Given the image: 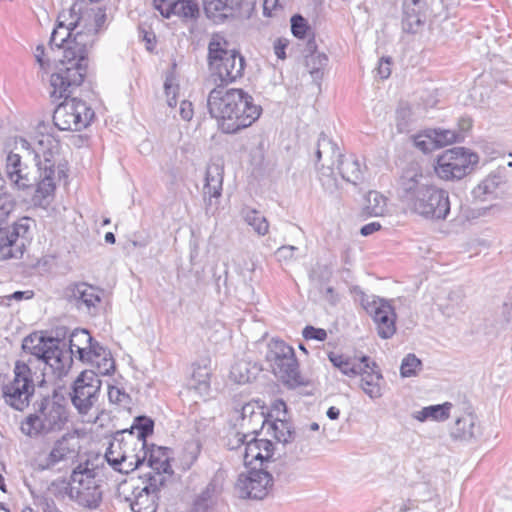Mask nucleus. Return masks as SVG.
Masks as SVG:
<instances>
[{
  "instance_id": "09e8293b",
  "label": "nucleus",
  "mask_w": 512,
  "mask_h": 512,
  "mask_svg": "<svg viewBox=\"0 0 512 512\" xmlns=\"http://www.w3.org/2000/svg\"><path fill=\"white\" fill-rule=\"evenodd\" d=\"M70 481L55 480L48 487V493L55 496L56 498H64L66 495L69 496Z\"/></svg>"
},
{
  "instance_id": "338daca9",
  "label": "nucleus",
  "mask_w": 512,
  "mask_h": 512,
  "mask_svg": "<svg viewBox=\"0 0 512 512\" xmlns=\"http://www.w3.org/2000/svg\"><path fill=\"white\" fill-rule=\"evenodd\" d=\"M215 492V485L210 483L206 490L202 492V494L199 496L198 500L199 501H207L208 499L211 498L212 494Z\"/></svg>"
},
{
  "instance_id": "37998d69",
  "label": "nucleus",
  "mask_w": 512,
  "mask_h": 512,
  "mask_svg": "<svg viewBox=\"0 0 512 512\" xmlns=\"http://www.w3.org/2000/svg\"><path fill=\"white\" fill-rule=\"evenodd\" d=\"M108 399L110 403L123 408L128 407L131 402L130 395L123 388L116 385L108 386Z\"/></svg>"
},
{
  "instance_id": "680f3d73",
  "label": "nucleus",
  "mask_w": 512,
  "mask_h": 512,
  "mask_svg": "<svg viewBox=\"0 0 512 512\" xmlns=\"http://www.w3.org/2000/svg\"><path fill=\"white\" fill-rule=\"evenodd\" d=\"M180 116L183 120L189 121L193 117V106L192 103L186 100H183L180 104Z\"/></svg>"
},
{
  "instance_id": "f03ea898",
  "label": "nucleus",
  "mask_w": 512,
  "mask_h": 512,
  "mask_svg": "<svg viewBox=\"0 0 512 512\" xmlns=\"http://www.w3.org/2000/svg\"><path fill=\"white\" fill-rule=\"evenodd\" d=\"M13 142L15 150H22L33 156L40 179L32 201L35 206L47 207L53 199L57 181L66 177L65 166L58 163L57 159L59 141L51 134L41 133L30 141L16 137Z\"/></svg>"
},
{
  "instance_id": "49530a36",
  "label": "nucleus",
  "mask_w": 512,
  "mask_h": 512,
  "mask_svg": "<svg viewBox=\"0 0 512 512\" xmlns=\"http://www.w3.org/2000/svg\"><path fill=\"white\" fill-rule=\"evenodd\" d=\"M165 94L167 97V104L170 107H174L177 104V93L179 86L173 73H169L166 76L164 83Z\"/></svg>"
},
{
  "instance_id": "864d4df0",
  "label": "nucleus",
  "mask_w": 512,
  "mask_h": 512,
  "mask_svg": "<svg viewBox=\"0 0 512 512\" xmlns=\"http://www.w3.org/2000/svg\"><path fill=\"white\" fill-rule=\"evenodd\" d=\"M302 335L306 340L324 341L327 338V332L324 329L313 326H306Z\"/></svg>"
},
{
  "instance_id": "052dcab7",
  "label": "nucleus",
  "mask_w": 512,
  "mask_h": 512,
  "mask_svg": "<svg viewBox=\"0 0 512 512\" xmlns=\"http://www.w3.org/2000/svg\"><path fill=\"white\" fill-rule=\"evenodd\" d=\"M310 62L318 65L317 67H313L312 70L310 71V73L313 76H317L319 74L320 68L324 67L327 64L328 58L325 54L315 53L311 55Z\"/></svg>"
},
{
  "instance_id": "a211bd4d",
  "label": "nucleus",
  "mask_w": 512,
  "mask_h": 512,
  "mask_svg": "<svg viewBox=\"0 0 512 512\" xmlns=\"http://www.w3.org/2000/svg\"><path fill=\"white\" fill-rule=\"evenodd\" d=\"M18 151L13 148L7 153L4 173L13 188L25 190L32 186L33 177Z\"/></svg>"
},
{
  "instance_id": "6ab92c4d",
  "label": "nucleus",
  "mask_w": 512,
  "mask_h": 512,
  "mask_svg": "<svg viewBox=\"0 0 512 512\" xmlns=\"http://www.w3.org/2000/svg\"><path fill=\"white\" fill-rule=\"evenodd\" d=\"M68 301L78 310L91 312L100 302V294L97 288L87 284L78 283L67 290Z\"/></svg>"
},
{
  "instance_id": "c03bdc74",
  "label": "nucleus",
  "mask_w": 512,
  "mask_h": 512,
  "mask_svg": "<svg viewBox=\"0 0 512 512\" xmlns=\"http://www.w3.org/2000/svg\"><path fill=\"white\" fill-rule=\"evenodd\" d=\"M421 364V360L417 358L414 354H408L406 357H404L400 366L401 376H415L417 371L420 369Z\"/></svg>"
},
{
  "instance_id": "f704fd0d",
  "label": "nucleus",
  "mask_w": 512,
  "mask_h": 512,
  "mask_svg": "<svg viewBox=\"0 0 512 512\" xmlns=\"http://www.w3.org/2000/svg\"><path fill=\"white\" fill-rule=\"evenodd\" d=\"M241 216L245 223L250 226L259 236H265L269 232V223L261 212L251 207H244Z\"/></svg>"
},
{
  "instance_id": "c756f323",
  "label": "nucleus",
  "mask_w": 512,
  "mask_h": 512,
  "mask_svg": "<svg viewBox=\"0 0 512 512\" xmlns=\"http://www.w3.org/2000/svg\"><path fill=\"white\" fill-rule=\"evenodd\" d=\"M223 167L217 163L207 166L203 192L205 196L219 197L222 191Z\"/></svg>"
},
{
  "instance_id": "473e14b6",
  "label": "nucleus",
  "mask_w": 512,
  "mask_h": 512,
  "mask_svg": "<svg viewBox=\"0 0 512 512\" xmlns=\"http://www.w3.org/2000/svg\"><path fill=\"white\" fill-rule=\"evenodd\" d=\"M452 403L445 402L443 404L430 405L422 408L419 411H416L413 414V417L420 421L424 422L428 419L434 421H445L450 417V410L452 408Z\"/></svg>"
},
{
  "instance_id": "2f4dec72",
  "label": "nucleus",
  "mask_w": 512,
  "mask_h": 512,
  "mask_svg": "<svg viewBox=\"0 0 512 512\" xmlns=\"http://www.w3.org/2000/svg\"><path fill=\"white\" fill-rule=\"evenodd\" d=\"M477 419L472 414L464 415L455 421L451 436L455 439L470 440L478 435Z\"/></svg>"
},
{
  "instance_id": "dca6fc26",
  "label": "nucleus",
  "mask_w": 512,
  "mask_h": 512,
  "mask_svg": "<svg viewBox=\"0 0 512 512\" xmlns=\"http://www.w3.org/2000/svg\"><path fill=\"white\" fill-rule=\"evenodd\" d=\"M272 486V476L263 469L253 468L241 473L235 488L241 498L263 499Z\"/></svg>"
},
{
  "instance_id": "8fccbe9b",
  "label": "nucleus",
  "mask_w": 512,
  "mask_h": 512,
  "mask_svg": "<svg viewBox=\"0 0 512 512\" xmlns=\"http://www.w3.org/2000/svg\"><path fill=\"white\" fill-rule=\"evenodd\" d=\"M288 2L289 0H264V15L268 17L277 16Z\"/></svg>"
},
{
  "instance_id": "13d9d810",
  "label": "nucleus",
  "mask_w": 512,
  "mask_h": 512,
  "mask_svg": "<svg viewBox=\"0 0 512 512\" xmlns=\"http://www.w3.org/2000/svg\"><path fill=\"white\" fill-rule=\"evenodd\" d=\"M155 9L165 18L172 15L173 0H154Z\"/></svg>"
},
{
  "instance_id": "de8ad7c7",
  "label": "nucleus",
  "mask_w": 512,
  "mask_h": 512,
  "mask_svg": "<svg viewBox=\"0 0 512 512\" xmlns=\"http://www.w3.org/2000/svg\"><path fill=\"white\" fill-rule=\"evenodd\" d=\"M309 30L310 27L304 17L297 14L291 18V32L295 37L304 39Z\"/></svg>"
},
{
  "instance_id": "6e6552de",
  "label": "nucleus",
  "mask_w": 512,
  "mask_h": 512,
  "mask_svg": "<svg viewBox=\"0 0 512 512\" xmlns=\"http://www.w3.org/2000/svg\"><path fill=\"white\" fill-rule=\"evenodd\" d=\"M38 378L27 363L15 362L12 377L0 374V396L11 408L23 411L31 402Z\"/></svg>"
},
{
  "instance_id": "4be33fe9",
  "label": "nucleus",
  "mask_w": 512,
  "mask_h": 512,
  "mask_svg": "<svg viewBox=\"0 0 512 512\" xmlns=\"http://www.w3.org/2000/svg\"><path fill=\"white\" fill-rule=\"evenodd\" d=\"M426 11L425 0H404L403 29L410 33L418 32L426 22Z\"/></svg>"
},
{
  "instance_id": "b1692460",
  "label": "nucleus",
  "mask_w": 512,
  "mask_h": 512,
  "mask_svg": "<svg viewBox=\"0 0 512 512\" xmlns=\"http://www.w3.org/2000/svg\"><path fill=\"white\" fill-rule=\"evenodd\" d=\"M243 0H204L206 16L214 23L219 24L233 17L239 10Z\"/></svg>"
},
{
  "instance_id": "cd10ccee",
  "label": "nucleus",
  "mask_w": 512,
  "mask_h": 512,
  "mask_svg": "<svg viewBox=\"0 0 512 512\" xmlns=\"http://www.w3.org/2000/svg\"><path fill=\"white\" fill-rule=\"evenodd\" d=\"M364 370L361 375V388L365 394H367L371 399H377L382 396V391L380 387V380L382 379V375L379 371H376L377 368L375 363H372L370 366L369 361L364 365Z\"/></svg>"
},
{
  "instance_id": "4468645a",
  "label": "nucleus",
  "mask_w": 512,
  "mask_h": 512,
  "mask_svg": "<svg viewBox=\"0 0 512 512\" xmlns=\"http://www.w3.org/2000/svg\"><path fill=\"white\" fill-rule=\"evenodd\" d=\"M138 484H132L131 497L127 498L133 512H156L159 493L165 483V477L149 475L140 477Z\"/></svg>"
},
{
  "instance_id": "79ce46f5",
  "label": "nucleus",
  "mask_w": 512,
  "mask_h": 512,
  "mask_svg": "<svg viewBox=\"0 0 512 512\" xmlns=\"http://www.w3.org/2000/svg\"><path fill=\"white\" fill-rule=\"evenodd\" d=\"M435 135L434 130L426 129L414 137V145L424 153L431 152L437 149L433 139Z\"/></svg>"
},
{
  "instance_id": "6e6d98bb",
  "label": "nucleus",
  "mask_w": 512,
  "mask_h": 512,
  "mask_svg": "<svg viewBox=\"0 0 512 512\" xmlns=\"http://www.w3.org/2000/svg\"><path fill=\"white\" fill-rule=\"evenodd\" d=\"M253 435L252 433H235L231 438H229L228 446L230 449H240L244 448L245 444L248 441V437Z\"/></svg>"
},
{
  "instance_id": "0e129e2a",
  "label": "nucleus",
  "mask_w": 512,
  "mask_h": 512,
  "mask_svg": "<svg viewBox=\"0 0 512 512\" xmlns=\"http://www.w3.org/2000/svg\"><path fill=\"white\" fill-rule=\"evenodd\" d=\"M259 452L263 455V457H261V465H263L264 463H268L271 458L273 457V453H274V445L273 443L268 440V447L265 448H262L261 447V450H259Z\"/></svg>"
},
{
  "instance_id": "3c124183",
  "label": "nucleus",
  "mask_w": 512,
  "mask_h": 512,
  "mask_svg": "<svg viewBox=\"0 0 512 512\" xmlns=\"http://www.w3.org/2000/svg\"><path fill=\"white\" fill-rule=\"evenodd\" d=\"M299 249L296 247V246H292V245H284V246H281L279 247L277 250H276V257H277V260L279 262H289V261H292L294 260L296 257H295V253L298 251Z\"/></svg>"
},
{
  "instance_id": "5701e85b",
  "label": "nucleus",
  "mask_w": 512,
  "mask_h": 512,
  "mask_svg": "<svg viewBox=\"0 0 512 512\" xmlns=\"http://www.w3.org/2000/svg\"><path fill=\"white\" fill-rule=\"evenodd\" d=\"M80 361L95 368L97 375H109L115 368L114 359L110 351L98 342L87 353H84V356L81 355Z\"/></svg>"
},
{
  "instance_id": "39448f33",
  "label": "nucleus",
  "mask_w": 512,
  "mask_h": 512,
  "mask_svg": "<svg viewBox=\"0 0 512 512\" xmlns=\"http://www.w3.org/2000/svg\"><path fill=\"white\" fill-rule=\"evenodd\" d=\"M400 197L414 212L427 219H446L450 212L448 193L429 184L422 174L406 172L401 177Z\"/></svg>"
},
{
  "instance_id": "72a5a7b5",
  "label": "nucleus",
  "mask_w": 512,
  "mask_h": 512,
  "mask_svg": "<svg viewBox=\"0 0 512 512\" xmlns=\"http://www.w3.org/2000/svg\"><path fill=\"white\" fill-rule=\"evenodd\" d=\"M188 387L199 395H206L210 388V371L207 366L193 365Z\"/></svg>"
},
{
  "instance_id": "412c9836",
  "label": "nucleus",
  "mask_w": 512,
  "mask_h": 512,
  "mask_svg": "<svg viewBox=\"0 0 512 512\" xmlns=\"http://www.w3.org/2000/svg\"><path fill=\"white\" fill-rule=\"evenodd\" d=\"M506 186L505 175L500 172H493L472 190V194L476 200L489 201L501 197L506 191Z\"/></svg>"
},
{
  "instance_id": "774afa93",
  "label": "nucleus",
  "mask_w": 512,
  "mask_h": 512,
  "mask_svg": "<svg viewBox=\"0 0 512 512\" xmlns=\"http://www.w3.org/2000/svg\"><path fill=\"white\" fill-rule=\"evenodd\" d=\"M319 424L317 422H312L308 425H304L302 428H301V432L302 434H306L307 432H316L319 430Z\"/></svg>"
},
{
  "instance_id": "393cba45",
  "label": "nucleus",
  "mask_w": 512,
  "mask_h": 512,
  "mask_svg": "<svg viewBox=\"0 0 512 512\" xmlns=\"http://www.w3.org/2000/svg\"><path fill=\"white\" fill-rule=\"evenodd\" d=\"M240 426L253 435L258 433L265 424V413L259 402H249L240 411Z\"/></svg>"
},
{
  "instance_id": "a19ab883",
  "label": "nucleus",
  "mask_w": 512,
  "mask_h": 512,
  "mask_svg": "<svg viewBox=\"0 0 512 512\" xmlns=\"http://www.w3.org/2000/svg\"><path fill=\"white\" fill-rule=\"evenodd\" d=\"M198 13L197 4L192 0H173L172 15L193 18Z\"/></svg>"
},
{
  "instance_id": "c9c22d12",
  "label": "nucleus",
  "mask_w": 512,
  "mask_h": 512,
  "mask_svg": "<svg viewBox=\"0 0 512 512\" xmlns=\"http://www.w3.org/2000/svg\"><path fill=\"white\" fill-rule=\"evenodd\" d=\"M261 445L262 448H267L268 440L257 439L255 436H252L251 439L247 441L242 452L243 461L246 466H251L257 461L261 463V457H263L259 452V450H261Z\"/></svg>"
},
{
  "instance_id": "a18cd8bd",
  "label": "nucleus",
  "mask_w": 512,
  "mask_h": 512,
  "mask_svg": "<svg viewBox=\"0 0 512 512\" xmlns=\"http://www.w3.org/2000/svg\"><path fill=\"white\" fill-rule=\"evenodd\" d=\"M433 130L434 133L436 134V137H433V139L435 141L437 149L446 145L453 144L454 142L458 141L459 135L453 130L440 128Z\"/></svg>"
},
{
  "instance_id": "4c0bfd02",
  "label": "nucleus",
  "mask_w": 512,
  "mask_h": 512,
  "mask_svg": "<svg viewBox=\"0 0 512 512\" xmlns=\"http://www.w3.org/2000/svg\"><path fill=\"white\" fill-rule=\"evenodd\" d=\"M269 433L281 443H288L293 439V432L290 430V425L281 419L269 424Z\"/></svg>"
},
{
  "instance_id": "2eb2a0df",
  "label": "nucleus",
  "mask_w": 512,
  "mask_h": 512,
  "mask_svg": "<svg viewBox=\"0 0 512 512\" xmlns=\"http://www.w3.org/2000/svg\"><path fill=\"white\" fill-rule=\"evenodd\" d=\"M66 420L62 406L47 401L42 403L37 414L30 415L21 424V431L32 437L40 433L59 430Z\"/></svg>"
},
{
  "instance_id": "ea45409f",
  "label": "nucleus",
  "mask_w": 512,
  "mask_h": 512,
  "mask_svg": "<svg viewBox=\"0 0 512 512\" xmlns=\"http://www.w3.org/2000/svg\"><path fill=\"white\" fill-rule=\"evenodd\" d=\"M200 454V445L196 441L187 442L180 456L182 469L188 470L195 463Z\"/></svg>"
},
{
  "instance_id": "603ef678",
  "label": "nucleus",
  "mask_w": 512,
  "mask_h": 512,
  "mask_svg": "<svg viewBox=\"0 0 512 512\" xmlns=\"http://www.w3.org/2000/svg\"><path fill=\"white\" fill-rule=\"evenodd\" d=\"M231 377L238 383H246L250 381V375L246 369V364L237 363L231 369Z\"/></svg>"
},
{
  "instance_id": "20e7f679",
  "label": "nucleus",
  "mask_w": 512,
  "mask_h": 512,
  "mask_svg": "<svg viewBox=\"0 0 512 512\" xmlns=\"http://www.w3.org/2000/svg\"><path fill=\"white\" fill-rule=\"evenodd\" d=\"M153 428L151 418L138 416L130 429L117 432L105 453L108 464L124 474L144 466L148 455L146 439L153 433Z\"/></svg>"
},
{
  "instance_id": "bf43d9fd",
  "label": "nucleus",
  "mask_w": 512,
  "mask_h": 512,
  "mask_svg": "<svg viewBox=\"0 0 512 512\" xmlns=\"http://www.w3.org/2000/svg\"><path fill=\"white\" fill-rule=\"evenodd\" d=\"M391 74V59L383 57L380 59L377 67V75L380 79H387Z\"/></svg>"
},
{
  "instance_id": "bb28decb",
  "label": "nucleus",
  "mask_w": 512,
  "mask_h": 512,
  "mask_svg": "<svg viewBox=\"0 0 512 512\" xmlns=\"http://www.w3.org/2000/svg\"><path fill=\"white\" fill-rule=\"evenodd\" d=\"M337 169L342 178L352 184H357L363 179V164L354 154H339Z\"/></svg>"
},
{
  "instance_id": "f257e3e1",
  "label": "nucleus",
  "mask_w": 512,
  "mask_h": 512,
  "mask_svg": "<svg viewBox=\"0 0 512 512\" xmlns=\"http://www.w3.org/2000/svg\"><path fill=\"white\" fill-rule=\"evenodd\" d=\"M106 13L101 8H91L84 1H76L69 10H63L52 31L50 46L63 48L56 71L50 77V95L54 99L65 98L54 111L53 122L62 131H80L94 117V111L86 102L70 98L74 89L84 81L87 73V51L104 26Z\"/></svg>"
},
{
  "instance_id": "e433bc0d",
  "label": "nucleus",
  "mask_w": 512,
  "mask_h": 512,
  "mask_svg": "<svg viewBox=\"0 0 512 512\" xmlns=\"http://www.w3.org/2000/svg\"><path fill=\"white\" fill-rule=\"evenodd\" d=\"M365 209L370 216H384L387 213V198L377 191H370L366 197Z\"/></svg>"
},
{
  "instance_id": "7c9ffc66",
  "label": "nucleus",
  "mask_w": 512,
  "mask_h": 512,
  "mask_svg": "<svg viewBox=\"0 0 512 512\" xmlns=\"http://www.w3.org/2000/svg\"><path fill=\"white\" fill-rule=\"evenodd\" d=\"M97 341H95L89 332L86 329H75L69 338V352L66 351L70 356L74 354H78L79 360H81V355L84 356V353H87L92 346Z\"/></svg>"
},
{
  "instance_id": "7ed1b4c3",
  "label": "nucleus",
  "mask_w": 512,
  "mask_h": 512,
  "mask_svg": "<svg viewBox=\"0 0 512 512\" xmlns=\"http://www.w3.org/2000/svg\"><path fill=\"white\" fill-rule=\"evenodd\" d=\"M207 105L211 116L219 121L221 130L228 134L251 126L262 111L242 89H226L221 85L210 91Z\"/></svg>"
},
{
  "instance_id": "e2e57ef3",
  "label": "nucleus",
  "mask_w": 512,
  "mask_h": 512,
  "mask_svg": "<svg viewBox=\"0 0 512 512\" xmlns=\"http://www.w3.org/2000/svg\"><path fill=\"white\" fill-rule=\"evenodd\" d=\"M381 227H382V225L379 222L374 221V222L364 225L361 228L360 233L363 236H369V235L373 234L374 232L379 231L381 229Z\"/></svg>"
},
{
  "instance_id": "423d86ee",
  "label": "nucleus",
  "mask_w": 512,
  "mask_h": 512,
  "mask_svg": "<svg viewBox=\"0 0 512 512\" xmlns=\"http://www.w3.org/2000/svg\"><path fill=\"white\" fill-rule=\"evenodd\" d=\"M59 345L58 339L46 338L38 333L30 334L22 343L25 355L16 362L27 363L31 371L42 370V376L50 369L57 377H61L70 367L72 357Z\"/></svg>"
},
{
  "instance_id": "aec40b11",
  "label": "nucleus",
  "mask_w": 512,
  "mask_h": 512,
  "mask_svg": "<svg viewBox=\"0 0 512 512\" xmlns=\"http://www.w3.org/2000/svg\"><path fill=\"white\" fill-rule=\"evenodd\" d=\"M76 454L75 438L64 436L55 442L48 455L38 458L37 465L41 470L51 469L58 463L73 458Z\"/></svg>"
},
{
  "instance_id": "c85d7f7f",
  "label": "nucleus",
  "mask_w": 512,
  "mask_h": 512,
  "mask_svg": "<svg viewBox=\"0 0 512 512\" xmlns=\"http://www.w3.org/2000/svg\"><path fill=\"white\" fill-rule=\"evenodd\" d=\"M328 357L333 366L338 368L344 375L348 377H355L359 373H362L364 370L363 365L369 360V358L366 356L356 360L333 352L330 353Z\"/></svg>"
},
{
  "instance_id": "69168bd1",
  "label": "nucleus",
  "mask_w": 512,
  "mask_h": 512,
  "mask_svg": "<svg viewBox=\"0 0 512 512\" xmlns=\"http://www.w3.org/2000/svg\"><path fill=\"white\" fill-rule=\"evenodd\" d=\"M287 47L286 40L278 39L274 43V52L279 59H285V48Z\"/></svg>"
},
{
  "instance_id": "ddd939ff",
  "label": "nucleus",
  "mask_w": 512,
  "mask_h": 512,
  "mask_svg": "<svg viewBox=\"0 0 512 512\" xmlns=\"http://www.w3.org/2000/svg\"><path fill=\"white\" fill-rule=\"evenodd\" d=\"M34 225L35 221L32 218L22 217L12 227L0 226L2 259L22 257Z\"/></svg>"
},
{
  "instance_id": "f8f14e48",
  "label": "nucleus",
  "mask_w": 512,
  "mask_h": 512,
  "mask_svg": "<svg viewBox=\"0 0 512 512\" xmlns=\"http://www.w3.org/2000/svg\"><path fill=\"white\" fill-rule=\"evenodd\" d=\"M101 380L92 369L82 371L72 384L71 402L79 414L88 415L99 398Z\"/></svg>"
},
{
  "instance_id": "1a4fd4ad",
  "label": "nucleus",
  "mask_w": 512,
  "mask_h": 512,
  "mask_svg": "<svg viewBox=\"0 0 512 512\" xmlns=\"http://www.w3.org/2000/svg\"><path fill=\"white\" fill-rule=\"evenodd\" d=\"M266 359L275 376L286 386L295 388L308 385L309 380L299 370L294 349L284 341L272 339L268 343Z\"/></svg>"
},
{
  "instance_id": "5fc2aeb1",
  "label": "nucleus",
  "mask_w": 512,
  "mask_h": 512,
  "mask_svg": "<svg viewBox=\"0 0 512 512\" xmlns=\"http://www.w3.org/2000/svg\"><path fill=\"white\" fill-rule=\"evenodd\" d=\"M32 297H33V292L31 290L16 291L12 294L0 297V304L10 305V302L12 300L21 301L23 299H30Z\"/></svg>"
},
{
  "instance_id": "58836bf2",
  "label": "nucleus",
  "mask_w": 512,
  "mask_h": 512,
  "mask_svg": "<svg viewBox=\"0 0 512 512\" xmlns=\"http://www.w3.org/2000/svg\"><path fill=\"white\" fill-rule=\"evenodd\" d=\"M340 154L337 145L328 138L325 134H321L317 143L316 157L317 160H321L322 156L325 155L330 159L336 157L338 159V155Z\"/></svg>"
},
{
  "instance_id": "9b49d317",
  "label": "nucleus",
  "mask_w": 512,
  "mask_h": 512,
  "mask_svg": "<svg viewBox=\"0 0 512 512\" xmlns=\"http://www.w3.org/2000/svg\"><path fill=\"white\" fill-rule=\"evenodd\" d=\"M479 157L463 147L444 151L437 158L435 172L443 180L462 179L477 165Z\"/></svg>"
},
{
  "instance_id": "0eeeda50",
  "label": "nucleus",
  "mask_w": 512,
  "mask_h": 512,
  "mask_svg": "<svg viewBox=\"0 0 512 512\" xmlns=\"http://www.w3.org/2000/svg\"><path fill=\"white\" fill-rule=\"evenodd\" d=\"M103 497L100 470L89 461L79 463L70 476L69 498L86 509H97Z\"/></svg>"
},
{
  "instance_id": "9d476101",
  "label": "nucleus",
  "mask_w": 512,
  "mask_h": 512,
  "mask_svg": "<svg viewBox=\"0 0 512 512\" xmlns=\"http://www.w3.org/2000/svg\"><path fill=\"white\" fill-rule=\"evenodd\" d=\"M227 45L222 37L214 36L208 46L212 77L221 85L236 81L244 71V58L237 51L228 50Z\"/></svg>"
},
{
  "instance_id": "f3484780",
  "label": "nucleus",
  "mask_w": 512,
  "mask_h": 512,
  "mask_svg": "<svg viewBox=\"0 0 512 512\" xmlns=\"http://www.w3.org/2000/svg\"><path fill=\"white\" fill-rule=\"evenodd\" d=\"M364 307L372 315L379 337L391 338L396 332V313L390 302L375 298L364 304Z\"/></svg>"
},
{
  "instance_id": "a878e982",
  "label": "nucleus",
  "mask_w": 512,
  "mask_h": 512,
  "mask_svg": "<svg viewBox=\"0 0 512 512\" xmlns=\"http://www.w3.org/2000/svg\"><path fill=\"white\" fill-rule=\"evenodd\" d=\"M147 452L145 465L152 472L145 474L144 477L149 475L164 476V473H171L170 452L168 448L152 445L150 448L147 447Z\"/></svg>"
},
{
  "instance_id": "4d7b16f0",
  "label": "nucleus",
  "mask_w": 512,
  "mask_h": 512,
  "mask_svg": "<svg viewBox=\"0 0 512 512\" xmlns=\"http://www.w3.org/2000/svg\"><path fill=\"white\" fill-rule=\"evenodd\" d=\"M34 56L41 69L48 70L50 68V57L46 55L43 45H38L35 49Z\"/></svg>"
}]
</instances>
